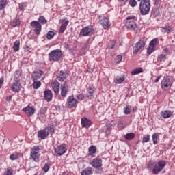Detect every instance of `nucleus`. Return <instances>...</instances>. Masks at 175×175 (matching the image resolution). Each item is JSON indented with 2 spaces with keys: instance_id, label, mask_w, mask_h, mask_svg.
Instances as JSON below:
<instances>
[{
  "instance_id": "603ef678",
  "label": "nucleus",
  "mask_w": 175,
  "mask_h": 175,
  "mask_svg": "<svg viewBox=\"0 0 175 175\" xmlns=\"http://www.w3.org/2000/svg\"><path fill=\"white\" fill-rule=\"evenodd\" d=\"M46 111H47V107H44L40 109V113L46 114Z\"/></svg>"
},
{
  "instance_id": "6ab92c4d",
  "label": "nucleus",
  "mask_w": 175,
  "mask_h": 175,
  "mask_svg": "<svg viewBox=\"0 0 175 175\" xmlns=\"http://www.w3.org/2000/svg\"><path fill=\"white\" fill-rule=\"evenodd\" d=\"M44 97L46 102H51L53 99V92L50 90H46L44 92Z\"/></svg>"
},
{
  "instance_id": "bf43d9fd",
  "label": "nucleus",
  "mask_w": 175,
  "mask_h": 175,
  "mask_svg": "<svg viewBox=\"0 0 175 175\" xmlns=\"http://www.w3.org/2000/svg\"><path fill=\"white\" fill-rule=\"evenodd\" d=\"M18 24H20V23H18V21H14L12 23V27H17V25H18Z\"/></svg>"
},
{
  "instance_id": "cd10ccee",
  "label": "nucleus",
  "mask_w": 175,
  "mask_h": 175,
  "mask_svg": "<svg viewBox=\"0 0 175 175\" xmlns=\"http://www.w3.org/2000/svg\"><path fill=\"white\" fill-rule=\"evenodd\" d=\"M143 68H137L131 71L132 76H135V75H139V73H142Z\"/></svg>"
},
{
  "instance_id": "ddd939ff",
  "label": "nucleus",
  "mask_w": 175,
  "mask_h": 175,
  "mask_svg": "<svg viewBox=\"0 0 175 175\" xmlns=\"http://www.w3.org/2000/svg\"><path fill=\"white\" fill-rule=\"evenodd\" d=\"M82 128H90L92 125V121L88 118H82L81 120Z\"/></svg>"
},
{
  "instance_id": "9b49d317",
  "label": "nucleus",
  "mask_w": 175,
  "mask_h": 175,
  "mask_svg": "<svg viewBox=\"0 0 175 175\" xmlns=\"http://www.w3.org/2000/svg\"><path fill=\"white\" fill-rule=\"evenodd\" d=\"M31 157L33 161L38 162L39 160V146H34L31 151Z\"/></svg>"
},
{
  "instance_id": "c85d7f7f",
  "label": "nucleus",
  "mask_w": 175,
  "mask_h": 175,
  "mask_svg": "<svg viewBox=\"0 0 175 175\" xmlns=\"http://www.w3.org/2000/svg\"><path fill=\"white\" fill-rule=\"evenodd\" d=\"M13 50L15 52L18 51V50H20V41L16 40L14 42V46H13Z\"/></svg>"
},
{
  "instance_id": "c03bdc74",
  "label": "nucleus",
  "mask_w": 175,
  "mask_h": 175,
  "mask_svg": "<svg viewBox=\"0 0 175 175\" xmlns=\"http://www.w3.org/2000/svg\"><path fill=\"white\" fill-rule=\"evenodd\" d=\"M150 142V135H146L142 139V143H148Z\"/></svg>"
},
{
  "instance_id": "0e129e2a",
  "label": "nucleus",
  "mask_w": 175,
  "mask_h": 175,
  "mask_svg": "<svg viewBox=\"0 0 175 175\" xmlns=\"http://www.w3.org/2000/svg\"><path fill=\"white\" fill-rule=\"evenodd\" d=\"M19 9H20V10H24V5H19Z\"/></svg>"
},
{
  "instance_id": "13d9d810",
  "label": "nucleus",
  "mask_w": 175,
  "mask_h": 175,
  "mask_svg": "<svg viewBox=\"0 0 175 175\" xmlns=\"http://www.w3.org/2000/svg\"><path fill=\"white\" fill-rule=\"evenodd\" d=\"M162 77V75H159L158 76L156 79L153 81V83H158V81H159V80H161V78Z\"/></svg>"
},
{
  "instance_id": "7c9ffc66",
  "label": "nucleus",
  "mask_w": 175,
  "mask_h": 175,
  "mask_svg": "<svg viewBox=\"0 0 175 175\" xmlns=\"http://www.w3.org/2000/svg\"><path fill=\"white\" fill-rule=\"evenodd\" d=\"M112 126H116V123L114 122H110L106 124V129L109 131V132L111 131Z\"/></svg>"
},
{
  "instance_id": "052dcab7",
  "label": "nucleus",
  "mask_w": 175,
  "mask_h": 175,
  "mask_svg": "<svg viewBox=\"0 0 175 175\" xmlns=\"http://www.w3.org/2000/svg\"><path fill=\"white\" fill-rule=\"evenodd\" d=\"M3 81H4L3 77L0 78V88H2Z\"/></svg>"
},
{
  "instance_id": "dca6fc26",
  "label": "nucleus",
  "mask_w": 175,
  "mask_h": 175,
  "mask_svg": "<svg viewBox=\"0 0 175 175\" xmlns=\"http://www.w3.org/2000/svg\"><path fill=\"white\" fill-rule=\"evenodd\" d=\"M61 96L63 98H65L66 96V94H68V92L69 91V86L67 83H64L61 85Z\"/></svg>"
},
{
  "instance_id": "37998d69",
  "label": "nucleus",
  "mask_w": 175,
  "mask_h": 175,
  "mask_svg": "<svg viewBox=\"0 0 175 175\" xmlns=\"http://www.w3.org/2000/svg\"><path fill=\"white\" fill-rule=\"evenodd\" d=\"M163 29L166 33H170L172 32V27L168 25H165V27H163Z\"/></svg>"
},
{
  "instance_id": "680f3d73",
  "label": "nucleus",
  "mask_w": 175,
  "mask_h": 175,
  "mask_svg": "<svg viewBox=\"0 0 175 175\" xmlns=\"http://www.w3.org/2000/svg\"><path fill=\"white\" fill-rule=\"evenodd\" d=\"M6 100L10 102L12 100V96H8L6 97Z\"/></svg>"
},
{
  "instance_id": "4468645a",
  "label": "nucleus",
  "mask_w": 175,
  "mask_h": 175,
  "mask_svg": "<svg viewBox=\"0 0 175 175\" xmlns=\"http://www.w3.org/2000/svg\"><path fill=\"white\" fill-rule=\"evenodd\" d=\"M125 27L128 29H133V31H136V29H137V25H136V21H127L125 23Z\"/></svg>"
},
{
  "instance_id": "412c9836",
  "label": "nucleus",
  "mask_w": 175,
  "mask_h": 175,
  "mask_svg": "<svg viewBox=\"0 0 175 175\" xmlns=\"http://www.w3.org/2000/svg\"><path fill=\"white\" fill-rule=\"evenodd\" d=\"M68 77V73L62 70L59 71L57 75V79L59 81H64Z\"/></svg>"
},
{
  "instance_id": "a211bd4d",
  "label": "nucleus",
  "mask_w": 175,
  "mask_h": 175,
  "mask_svg": "<svg viewBox=\"0 0 175 175\" xmlns=\"http://www.w3.org/2000/svg\"><path fill=\"white\" fill-rule=\"evenodd\" d=\"M96 89L94 86H89L87 90V96L88 99H94V94H95Z\"/></svg>"
},
{
  "instance_id": "8fccbe9b",
  "label": "nucleus",
  "mask_w": 175,
  "mask_h": 175,
  "mask_svg": "<svg viewBox=\"0 0 175 175\" xmlns=\"http://www.w3.org/2000/svg\"><path fill=\"white\" fill-rule=\"evenodd\" d=\"M6 7V1H2L0 2V10H2V9H5Z\"/></svg>"
},
{
  "instance_id": "1a4fd4ad",
  "label": "nucleus",
  "mask_w": 175,
  "mask_h": 175,
  "mask_svg": "<svg viewBox=\"0 0 175 175\" xmlns=\"http://www.w3.org/2000/svg\"><path fill=\"white\" fill-rule=\"evenodd\" d=\"M99 23L102 25L104 29H109V28H110V25H111V23H110V21L107 17L100 18Z\"/></svg>"
},
{
  "instance_id": "c9c22d12",
  "label": "nucleus",
  "mask_w": 175,
  "mask_h": 175,
  "mask_svg": "<svg viewBox=\"0 0 175 175\" xmlns=\"http://www.w3.org/2000/svg\"><path fill=\"white\" fill-rule=\"evenodd\" d=\"M126 126L125 125V124H124V122L122 121H119L118 123V129H120V131H121L122 129H124V128H125Z\"/></svg>"
},
{
  "instance_id": "69168bd1",
  "label": "nucleus",
  "mask_w": 175,
  "mask_h": 175,
  "mask_svg": "<svg viewBox=\"0 0 175 175\" xmlns=\"http://www.w3.org/2000/svg\"><path fill=\"white\" fill-rule=\"evenodd\" d=\"M159 1L161 0H154L155 5H158V3H159Z\"/></svg>"
},
{
  "instance_id": "a19ab883",
  "label": "nucleus",
  "mask_w": 175,
  "mask_h": 175,
  "mask_svg": "<svg viewBox=\"0 0 175 175\" xmlns=\"http://www.w3.org/2000/svg\"><path fill=\"white\" fill-rule=\"evenodd\" d=\"M157 44H158V38H154L150 41L149 45L152 46L153 47H155V46H157Z\"/></svg>"
},
{
  "instance_id": "aec40b11",
  "label": "nucleus",
  "mask_w": 175,
  "mask_h": 175,
  "mask_svg": "<svg viewBox=\"0 0 175 175\" xmlns=\"http://www.w3.org/2000/svg\"><path fill=\"white\" fill-rule=\"evenodd\" d=\"M51 87L55 95H58V94H59V82L55 81L51 83Z\"/></svg>"
},
{
  "instance_id": "4c0bfd02",
  "label": "nucleus",
  "mask_w": 175,
  "mask_h": 175,
  "mask_svg": "<svg viewBox=\"0 0 175 175\" xmlns=\"http://www.w3.org/2000/svg\"><path fill=\"white\" fill-rule=\"evenodd\" d=\"M54 31H49L46 33V39H48L49 40H50V39H53V38H54Z\"/></svg>"
},
{
  "instance_id": "bb28decb",
  "label": "nucleus",
  "mask_w": 175,
  "mask_h": 175,
  "mask_svg": "<svg viewBox=\"0 0 175 175\" xmlns=\"http://www.w3.org/2000/svg\"><path fill=\"white\" fill-rule=\"evenodd\" d=\"M135 133H129L124 135V139H126V140H133V139H135Z\"/></svg>"
},
{
  "instance_id": "b1692460",
  "label": "nucleus",
  "mask_w": 175,
  "mask_h": 175,
  "mask_svg": "<svg viewBox=\"0 0 175 175\" xmlns=\"http://www.w3.org/2000/svg\"><path fill=\"white\" fill-rule=\"evenodd\" d=\"M93 173L94 169L91 167H88L81 172V175H91L93 174Z\"/></svg>"
},
{
  "instance_id": "ea45409f",
  "label": "nucleus",
  "mask_w": 175,
  "mask_h": 175,
  "mask_svg": "<svg viewBox=\"0 0 175 175\" xmlns=\"http://www.w3.org/2000/svg\"><path fill=\"white\" fill-rule=\"evenodd\" d=\"M129 4L131 8H135L137 5V1L136 0H129Z\"/></svg>"
},
{
  "instance_id": "5701e85b",
  "label": "nucleus",
  "mask_w": 175,
  "mask_h": 175,
  "mask_svg": "<svg viewBox=\"0 0 175 175\" xmlns=\"http://www.w3.org/2000/svg\"><path fill=\"white\" fill-rule=\"evenodd\" d=\"M20 83L17 81H15L11 87V89L14 92H18L20 91Z\"/></svg>"
},
{
  "instance_id": "79ce46f5",
  "label": "nucleus",
  "mask_w": 175,
  "mask_h": 175,
  "mask_svg": "<svg viewBox=\"0 0 175 175\" xmlns=\"http://www.w3.org/2000/svg\"><path fill=\"white\" fill-rule=\"evenodd\" d=\"M154 50L155 47L152 46V45L149 44V47L147 49V53L150 55Z\"/></svg>"
},
{
  "instance_id": "f704fd0d",
  "label": "nucleus",
  "mask_w": 175,
  "mask_h": 175,
  "mask_svg": "<svg viewBox=\"0 0 175 175\" xmlns=\"http://www.w3.org/2000/svg\"><path fill=\"white\" fill-rule=\"evenodd\" d=\"M157 61H160V62L166 61V55L161 54L157 57Z\"/></svg>"
},
{
  "instance_id": "9d476101",
  "label": "nucleus",
  "mask_w": 175,
  "mask_h": 175,
  "mask_svg": "<svg viewBox=\"0 0 175 175\" xmlns=\"http://www.w3.org/2000/svg\"><path fill=\"white\" fill-rule=\"evenodd\" d=\"M66 151V145L65 144H63L62 145L57 146V148H55V152H56L59 157L64 155Z\"/></svg>"
},
{
  "instance_id": "0eeeda50",
  "label": "nucleus",
  "mask_w": 175,
  "mask_h": 175,
  "mask_svg": "<svg viewBox=\"0 0 175 175\" xmlns=\"http://www.w3.org/2000/svg\"><path fill=\"white\" fill-rule=\"evenodd\" d=\"M30 25L32 28H34V32L36 35H40L42 32V25L38 21H33L31 22Z\"/></svg>"
},
{
  "instance_id": "7ed1b4c3",
  "label": "nucleus",
  "mask_w": 175,
  "mask_h": 175,
  "mask_svg": "<svg viewBox=\"0 0 175 175\" xmlns=\"http://www.w3.org/2000/svg\"><path fill=\"white\" fill-rule=\"evenodd\" d=\"M172 85L173 79L172 77L169 76L164 77L163 79L161 81V88L163 91H167V90H170V88H172Z\"/></svg>"
},
{
  "instance_id": "f3484780",
  "label": "nucleus",
  "mask_w": 175,
  "mask_h": 175,
  "mask_svg": "<svg viewBox=\"0 0 175 175\" xmlns=\"http://www.w3.org/2000/svg\"><path fill=\"white\" fill-rule=\"evenodd\" d=\"M23 111L27 114V116H33V114H35V108L33 107L27 106L23 109Z\"/></svg>"
},
{
  "instance_id": "de8ad7c7",
  "label": "nucleus",
  "mask_w": 175,
  "mask_h": 175,
  "mask_svg": "<svg viewBox=\"0 0 175 175\" xmlns=\"http://www.w3.org/2000/svg\"><path fill=\"white\" fill-rule=\"evenodd\" d=\"M50 163H46L43 167V171L46 172L48 170H50Z\"/></svg>"
},
{
  "instance_id": "20e7f679",
  "label": "nucleus",
  "mask_w": 175,
  "mask_h": 175,
  "mask_svg": "<svg viewBox=\"0 0 175 175\" xmlns=\"http://www.w3.org/2000/svg\"><path fill=\"white\" fill-rule=\"evenodd\" d=\"M62 58V51L59 49H55L50 52L49 54V61L51 62H57L60 61Z\"/></svg>"
},
{
  "instance_id": "2eb2a0df",
  "label": "nucleus",
  "mask_w": 175,
  "mask_h": 175,
  "mask_svg": "<svg viewBox=\"0 0 175 175\" xmlns=\"http://www.w3.org/2000/svg\"><path fill=\"white\" fill-rule=\"evenodd\" d=\"M67 102L68 107H69L70 109H72V107H75V106H76V105H77L78 103L77 100L75 99V97H73V96H70L67 99Z\"/></svg>"
},
{
  "instance_id": "c756f323",
  "label": "nucleus",
  "mask_w": 175,
  "mask_h": 175,
  "mask_svg": "<svg viewBox=\"0 0 175 175\" xmlns=\"http://www.w3.org/2000/svg\"><path fill=\"white\" fill-rule=\"evenodd\" d=\"M94 154H96V147L91 146L89 147V155H94Z\"/></svg>"
},
{
  "instance_id": "4be33fe9",
  "label": "nucleus",
  "mask_w": 175,
  "mask_h": 175,
  "mask_svg": "<svg viewBox=\"0 0 175 175\" xmlns=\"http://www.w3.org/2000/svg\"><path fill=\"white\" fill-rule=\"evenodd\" d=\"M44 75V72L42 70H37L33 72L32 77L33 80H39L42 76Z\"/></svg>"
},
{
  "instance_id": "473e14b6",
  "label": "nucleus",
  "mask_w": 175,
  "mask_h": 175,
  "mask_svg": "<svg viewBox=\"0 0 175 175\" xmlns=\"http://www.w3.org/2000/svg\"><path fill=\"white\" fill-rule=\"evenodd\" d=\"M152 142L154 144H157L158 143V140H159V135L158 133H154L152 136Z\"/></svg>"
},
{
  "instance_id": "6e6d98bb",
  "label": "nucleus",
  "mask_w": 175,
  "mask_h": 175,
  "mask_svg": "<svg viewBox=\"0 0 175 175\" xmlns=\"http://www.w3.org/2000/svg\"><path fill=\"white\" fill-rule=\"evenodd\" d=\"M77 98L78 100H83L84 99V94H79L77 96Z\"/></svg>"
},
{
  "instance_id": "f8f14e48",
  "label": "nucleus",
  "mask_w": 175,
  "mask_h": 175,
  "mask_svg": "<svg viewBox=\"0 0 175 175\" xmlns=\"http://www.w3.org/2000/svg\"><path fill=\"white\" fill-rule=\"evenodd\" d=\"M93 167L95 169H99V167H102V159L100 158H94L92 161L90 163Z\"/></svg>"
},
{
  "instance_id": "3c124183",
  "label": "nucleus",
  "mask_w": 175,
  "mask_h": 175,
  "mask_svg": "<svg viewBox=\"0 0 175 175\" xmlns=\"http://www.w3.org/2000/svg\"><path fill=\"white\" fill-rule=\"evenodd\" d=\"M124 114H131V107L129 105L124 108Z\"/></svg>"
},
{
  "instance_id": "5fc2aeb1",
  "label": "nucleus",
  "mask_w": 175,
  "mask_h": 175,
  "mask_svg": "<svg viewBox=\"0 0 175 175\" xmlns=\"http://www.w3.org/2000/svg\"><path fill=\"white\" fill-rule=\"evenodd\" d=\"M65 29H66V27L64 26H60L59 32V33H64L65 32Z\"/></svg>"
},
{
  "instance_id": "2f4dec72",
  "label": "nucleus",
  "mask_w": 175,
  "mask_h": 175,
  "mask_svg": "<svg viewBox=\"0 0 175 175\" xmlns=\"http://www.w3.org/2000/svg\"><path fill=\"white\" fill-rule=\"evenodd\" d=\"M40 85H42V83L40 82V81H35L33 82V88H34V90H38V88H39Z\"/></svg>"
},
{
  "instance_id": "e2e57ef3",
  "label": "nucleus",
  "mask_w": 175,
  "mask_h": 175,
  "mask_svg": "<svg viewBox=\"0 0 175 175\" xmlns=\"http://www.w3.org/2000/svg\"><path fill=\"white\" fill-rule=\"evenodd\" d=\"M169 52V49L165 48L163 49V53H168Z\"/></svg>"
},
{
  "instance_id": "6e6552de",
  "label": "nucleus",
  "mask_w": 175,
  "mask_h": 175,
  "mask_svg": "<svg viewBox=\"0 0 175 175\" xmlns=\"http://www.w3.org/2000/svg\"><path fill=\"white\" fill-rule=\"evenodd\" d=\"M144 46H146V41H144V40H140L139 42H137L133 47V54H137V53H139Z\"/></svg>"
},
{
  "instance_id": "49530a36",
  "label": "nucleus",
  "mask_w": 175,
  "mask_h": 175,
  "mask_svg": "<svg viewBox=\"0 0 175 175\" xmlns=\"http://www.w3.org/2000/svg\"><path fill=\"white\" fill-rule=\"evenodd\" d=\"M4 175H13V170L12 168H8L4 172Z\"/></svg>"
},
{
  "instance_id": "a18cd8bd",
  "label": "nucleus",
  "mask_w": 175,
  "mask_h": 175,
  "mask_svg": "<svg viewBox=\"0 0 175 175\" xmlns=\"http://www.w3.org/2000/svg\"><path fill=\"white\" fill-rule=\"evenodd\" d=\"M18 158V153H14L10 156V159L11 161H16Z\"/></svg>"
},
{
  "instance_id": "f03ea898",
  "label": "nucleus",
  "mask_w": 175,
  "mask_h": 175,
  "mask_svg": "<svg viewBox=\"0 0 175 175\" xmlns=\"http://www.w3.org/2000/svg\"><path fill=\"white\" fill-rule=\"evenodd\" d=\"M50 133L51 134L54 133L53 125L46 127L42 130L38 131V137H39V139H42V140H44V139H46V137H47V136H49Z\"/></svg>"
},
{
  "instance_id": "423d86ee",
  "label": "nucleus",
  "mask_w": 175,
  "mask_h": 175,
  "mask_svg": "<svg viewBox=\"0 0 175 175\" xmlns=\"http://www.w3.org/2000/svg\"><path fill=\"white\" fill-rule=\"evenodd\" d=\"M94 32L95 29H94V27L92 25H89L84 27L81 29L80 31V35H81V36H90Z\"/></svg>"
},
{
  "instance_id": "338daca9",
  "label": "nucleus",
  "mask_w": 175,
  "mask_h": 175,
  "mask_svg": "<svg viewBox=\"0 0 175 175\" xmlns=\"http://www.w3.org/2000/svg\"><path fill=\"white\" fill-rule=\"evenodd\" d=\"M122 2H128L129 0H122Z\"/></svg>"
},
{
  "instance_id": "e433bc0d",
  "label": "nucleus",
  "mask_w": 175,
  "mask_h": 175,
  "mask_svg": "<svg viewBox=\"0 0 175 175\" xmlns=\"http://www.w3.org/2000/svg\"><path fill=\"white\" fill-rule=\"evenodd\" d=\"M60 23L62 24V27H64L66 28V27H68V24H69V21H68L67 19H63V20H60Z\"/></svg>"
},
{
  "instance_id": "4d7b16f0",
  "label": "nucleus",
  "mask_w": 175,
  "mask_h": 175,
  "mask_svg": "<svg viewBox=\"0 0 175 175\" xmlns=\"http://www.w3.org/2000/svg\"><path fill=\"white\" fill-rule=\"evenodd\" d=\"M116 46V40H113L111 44H109V49H114Z\"/></svg>"
},
{
  "instance_id": "72a5a7b5",
  "label": "nucleus",
  "mask_w": 175,
  "mask_h": 175,
  "mask_svg": "<svg viewBox=\"0 0 175 175\" xmlns=\"http://www.w3.org/2000/svg\"><path fill=\"white\" fill-rule=\"evenodd\" d=\"M38 23L42 25L47 24V20H46V18H44V16H41L38 18Z\"/></svg>"
},
{
  "instance_id": "f257e3e1",
  "label": "nucleus",
  "mask_w": 175,
  "mask_h": 175,
  "mask_svg": "<svg viewBox=\"0 0 175 175\" xmlns=\"http://www.w3.org/2000/svg\"><path fill=\"white\" fill-rule=\"evenodd\" d=\"M151 9V1L142 0L139 3V12L142 16H147Z\"/></svg>"
},
{
  "instance_id": "a878e982",
  "label": "nucleus",
  "mask_w": 175,
  "mask_h": 175,
  "mask_svg": "<svg viewBox=\"0 0 175 175\" xmlns=\"http://www.w3.org/2000/svg\"><path fill=\"white\" fill-rule=\"evenodd\" d=\"M161 116L163 117V118H169L172 117V111L166 110L161 112Z\"/></svg>"
},
{
  "instance_id": "09e8293b",
  "label": "nucleus",
  "mask_w": 175,
  "mask_h": 175,
  "mask_svg": "<svg viewBox=\"0 0 175 175\" xmlns=\"http://www.w3.org/2000/svg\"><path fill=\"white\" fill-rule=\"evenodd\" d=\"M122 60V56L121 55H118L116 57V64H120L121 61Z\"/></svg>"
},
{
  "instance_id": "393cba45",
  "label": "nucleus",
  "mask_w": 175,
  "mask_h": 175,
  "mask_svg": "<svg viewBox=\"0 0 175 175\" xmlns=\"http://www.w3.org/2000/svg\"><path fill=\"white\" fill-rule=\"evenodd\" d=\"M124 81H125V75L117 76L114 80L116 84H122Z\"/></svg>"
},
{
  "instance_id": "39448f33",
  "label": "nucleus",
  "mask_w": 175,
  "mask_h": 175,
  "mask_svg": "<svg viewBox=\"0 0 175 175\" xmlns=\"http://www.w3.org/2000/svg\"><path fill=\"white\" fill-rule=\"evenodd\" d=\"M165 166H166V162L165 161H159L157 163L153 166V174H159V172L162 171L163 167H165Z\"/></svg>"
},
{
  "instance_id": "58836bf2",
  "label": "nucleus",
  "mask_w": 175,
  "mask_h": 175,
  "mask_svg": "<svg viewBox=\"0 0 175 175\" xmlns=\"http://www.w3.org/2000/svg\"><path fill=\"white\" fill-rule=\"evenodd\" d=\"M38 118L43 122V121H46V113H38Z\"/></svg>"
},
{
  "instance_id": "774afa93",
  "label": "nucleus",
  "mask_w": 175,
  "mask_h": 175,
  "mask_svg": "<svg viewBox=\"0 0 175 175\" xmlns=\"http://www.w3.org/2000/svg\"><path fill=\"white\" fill-rule=\"evenodd\" d=\"M137 1H139V2H141L142 0H137Z\"/></svg>"
},
{
  "instance_id": "864d4df0",
  "label": "nucleus",
  "mask_w": 175,
  "mask_h": 175,
  "mask_svg": "<svg viewBox=\"0 0 175 175\" xmlns=\"http://www.w3.org/2000/svg\"><path fill=\"white\" fill-rule=\"evenodd\" d=\"M126 20H131V21H137V19L135 16H129L126 18Z\"/></svg>"
}]
</instances>
